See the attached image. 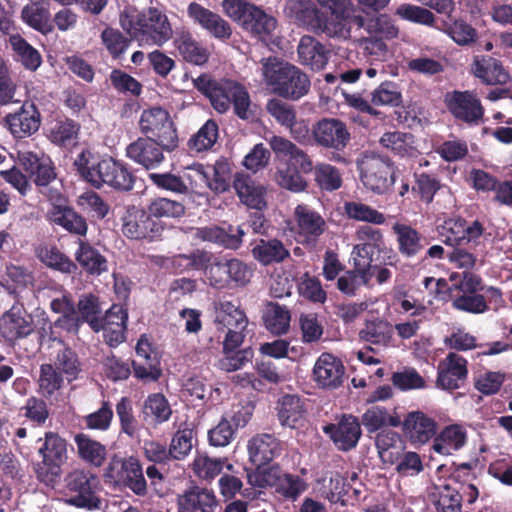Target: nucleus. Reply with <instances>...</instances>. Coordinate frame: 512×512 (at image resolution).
Here are the masks:
<instances>
[{
    "mask_svg": "<svg viewBox=\"0 0 512 512\" xmlns=\"http://www.w3.org/2000/svg\"><path fill=\"white\" fill-rule=\"evenodd\" d=\"M193 82L195 88L209 98L217 112L225 113L233 104L234 112L239 118L244 120L249 118L250 97L240 83L229 79L212 80L205 74L200 75Z\"/></svg>",
    "mask_w": 512,
    "mask_h": 512,
    "instance_id": "obj_1",
    "label": "nucleus"
},
{
    "mask_svg": "<svg viewBox=\"0 0 512 512\" xmlns=\"http://www.w3.org/2000/svg\"><path fill=\"white\" fill-rule=\"evenodd\" d=\"M120 24L140 45L162 46L173 35L168 17L157 8L137 13L124 11L120 15Z\"/></svg>",
    "mask_w": 512,
    "mask_h": 512,
    "instance_id": "obj_2",
    "label": "nucleus"
},
{
    "mask_svg": "<svg viewBox=\"0 0 512 512\" xmlns=\"http://www.w3.org/2000/svg\"><path fill=\"white\" fill-rule=\"evenodd\" d=\"M262 75L279 96L298 100L308 93L310 80L298 67L275 57L262 59Z\"/></svg>",
    "mask_w": 512,
    "mask_h": 512,
    "instance_id": "obj_3",
    "label": "nucleus"
},
{
    "mask_svg": "<svg viewBox=\"0 0 512 512\" xmlns=\"http://www.w3.org/2000/svg\"><path fill=\"white\" fill-rule=\"evenodd\" d=\"M363 185L377 194H384L394 184L391 161L374 152L365 151L356 160Z\"/></svg>",
    "mask_w": 512,
    "mask_h": 512,
    "instance_id": "obj_4",
    "label": "nucleus"
},
{
    "mask_svg": "<svg viewBox=\"0 0 512 512\" xmlns=\"http://www.w3.org/2000/svg\"><path fill=\"white\" fill-rule=\"evenodd\" d=\"M37 442L38 454L42 461L35 467L36 476L41 482L49 485L60 476L61 466L67 460V443L54 432H46Z\"/></svg>",
    "mask_w": 512,
    "mask_h": 512,
    "instance_id": "obj_5",
    "label": "nucleus"
},
{
    "mask_svg": "<svg viewBox=\"0 0 512 512\" xmlns=\"http://www.w3.org/2000/svg\"><path fill=\"white\" fill-rule=\"evenodd\" d=\"M311 134L317 146L337 152L331 158L333 161L346 163V159L339 154L351 140L346 123L338 118L325 117L312 126Z\"/></svg>",
    "mask_w": 512,
    "mask_h": 512,
    "instance_id": "obj_6",
    "label": "nucleus"
},
{
    "mask_svg": "<svg viewBox=\"0 0 512 512\" xmlns=\"http://www.w3.org/2000/svg\"><path fill=\"white\" fill-rule=\"evenodd\" d=\"M66 486L71 493L67 500L69 504L87 510L100 508V480L95 474L84 470L72 471L66 477Z\"/></svg>",
    "mask_w": 512,
    "mask_h": 512,
    "instance_id": "obj_7",
    "label": "nucleus"
},
{
    "mask_svg": "<svg viewBox=\"0 0 512 512\" xmlns=\"http://www.w3.org/2000/svg\"><path fill=\"white\" fill-rule=\"evenodd\" d=\"M139 125L146 138L158 141L166 150H172L177 146L176 129L166 110L160 107L144 110Z\"/></svg>",
    "mask_w": 512,
    "mask_h": 512,
    "instance_id": "obj_8",
    "label": "nucleus"
},
{
    "mask_svg": "<svg viewBox=\"0 0 512 512\" xmlns=\"http://www.w3.org/2000/svg\"><path fill=\"white\" fill-rule=\"evenodd\" d=\"M105 475L121 483L137 496L142 497L147 494V482L137 458L113 459L109 463Z\"/></svg>",
    "mask_w": 512,
    "mask_h": 512,
    "instance_id": "obj_9",
    "label": "nucleus"
},
{
    "mask_svg": "<svg viewBox=\"0 0 512 512\" xmlns=\"http://www.w3.org/2000/svg\"><path fill=\"white\" fill-rule=\"evenodd\" d=\"M122 231L125 236L131 239H155L163 231V225L155 220L150 212L137 208L128 207L122 218Z\"/></svg>",
    "mask_w": 512,
    "mask_h": 512,
    "instance_id": "obj_10",
    "label": "nucleus"
},
{
    "mask_svg": "<svg viewBox=\"0 0 512 512\" xmlns=\"http://www.w3.org/2000/svg\"><path fill=\"white\" fill-rule=\"evenodd\" d=\"M252 269L239 259H229L212 263L207 272L211 286L224 287L229 281L244 286L252 277Z\"/></svg>",
    "mask_w": 512,
    "mask_h": 512,
    "instance_id": "obj_11",
    "label": "nucleus"
},
{
    "mask_svg": "<svg viewBox=\"0 0 512 512\" xmlns=\"http://www.w3.org/2000/svg\"><path fill=\"white\" fill-rule=\"evenodd\" d=\"M450 113L459 121L478 125L484 117L480 99L471 91H453L446 97Z\"/></svg>",
    "mask_w": 512,
    "mask_h": 512,
    "instance_id": "obj_12",
    "label": "nucleus"
},
{
    "mask_svg": "<svg viewBox=\"0 0 512 512\" xmlns=\"http://www.w3.org/2000/svg\"><path fill=\"white\" fill-rule=\"evenodd\" d=\"M344 376L343 362L331 353H322L314 363L312 380L321 389L335 390L339 388L344 382Z\"/></svg>",
    "mask_w": 512,
    "mask_h": 512,
    "instance_id": "obj_13",
    "label": "nucleus"
},
{
    "mask_svg": "<svg viewBox=\"0 0 512 512\" xmlns=\"http://www.w3.org/2000/svg\"><path fill=\"white\" fill-rule=\"evenodd\" d=\"M468 375L467 360L454 352L439 362L436 386L443 390L458 389Z\"/></svg>",
    "mask_w": 512,
    "mask_h": 512,
    "instance_id": "obj_14",
    "label": "nucleus"
},
{
    "mask_svg": "<svg viewBox=\"0 0 512 512\" xmlns=\"http://www.w3.org/2000/svg\"><path fill=\"white\" fill-rule=\"evenodd\" d=\"M296 232L306 244L315 245L325 232L326 222L314 209L306 204H299L294 210Z\"/></svg>",
    "mask_w": 512,
    "mask_h": 512,
    "instance_id": "obj_15",
    "label": "nucleus"
},
{
    "mask_svg": "<svg viewBox=\"0 0 512 512\" xmlns=\"http://www.w3.org/2000/svg\"><path fill=\"white\" fill-rule=\"evenodd\" d=\"M5 123L14 137H28L38 131L40 113L34 103L24 102L19 110L5 116Z\"/></svg>",
    "mask_w": 512,
    "mask_h": 512,
    "instance_id": "obj_16",
    "label": "nucleus"
},
{
    "mask_svg": "<svg viewBox=\"0 0 512 512\" xmlns=\"http://www.w3.org/2000/svg\"><path fill=\"white\" fill-rule=\"evenodd\" d=\"M323 431L342 451L356 447L361 437L360 422L352 415H344L338 423L326 425Z\"/></svg>",
    "mask_w": 512,
    "mask_h": 512,
    "instance_id": "obj_17",
    "label": "nucleus"
},
{
    "mask_svg": "<svg viewBox=\"0 0 512 512\" xmlns=\"http://www.w3.org/2000/svg\"><path fill=\"white\" fill-rule=\"evenodd\" d=\"M34 331V323L24 309L13 306L0 318V334L9 342L28 337Z\"/></svg>",
    "mask_w": 512,
    "mask_h": 512,
    "instance_id": "obj_18",
    "label": "nucleus"
},
{
    "mask_svg": "<svg viewBox=\"0 0 512 512\" xmlns=\"http://www.w3.org/2000/svg\"><path fill=\"white\" fill-rule=\"evenodd\" d=\"M20 165L30 175L37 186H47L56 178V173L50 158L43 153L28 150L19 151Z\"/></svg>",
    "mask_w": 512,
    "mask_h": 512,
    "instance_id": "obj_19",
    "label": "nucleus"
},
{
    "mask_svg": "<svg viewBox=\"0 0 512 512\" xmlns=\"http://www.w3.org/2000/svg\"><path fill=\"white\" fill-rule=\"evenodd\" d=\"M187 13L194 23L217 39L226 40L232 35V28L226 20L196 2L189 4Z\"/></svg>",
    "mask_w": 512,
    "mask_h": 512,
    "instance_id": "obj_20",
    "label": "nucleus"
},
{
    "mask_svg": "<svg viewBox=\"0 0 512 512\" xmlns=\"http://www.w3.org/2000/svg\"><path fill=\"white\" fill-rule=\"evenodd\" d=\"M74 165L81 177L95 188H101L106 184L108 157L100 158L91 151L84 150L78 154Z\"/></svg>",
    "mask_w": 512,
    "mask_h": 512,
    "instance_id": "obj_21",
    "label": "nucleus"
},
{
    "mask_svg": "<svg viewBox=\"0 0 512 512\" xmlns=\"http://www.w3.org/2000/svg\"><path fill=\"white\" fill-rule=\"evenodd\" d=\"M163 147L156 140L138 138L126 148L127 157L146 169L158 167L164 160Z\"/></svg>",
    "mask_w": 512,
    "mask_h": 512,
    "instance_id": "obj_22",
    "label": "nucleus"
},
{
    "mask_svg": "<svg viewBox=\"0 0 512 512\" xmlns=\"http://www.w3.org/2000/svg\"><path fill=\"white\" fill-rule=\"evenodd\" d=\"M179 512H215L219 501L213 490L192 486L178 500Z\"/></svg>",
    "mask_w": 512,
    "mask_h": 512,
    "instance_id": "obj_23",
    "label": "nucleus"
},
{
    "mask_svg": "<svg viewBox=\"0 0 512 512\" xmlns=\"http://www.w3.org/2000/svg\"><path fill=\"white\" fill-rule=\"evenodd\" d=\"M403 428L412 443L424 444L436 435V421L421 411L406 416Z\"/></svg>",
    "mask_w": 512,
    "mask_h": 512,
    "instance_id": "obj_24",
    "label": "nucleus"
},
{
    "mask_svg": "<svg viewBox=\"0 0 512 512\" xmlns=\"http://www.w3.org/2000/svg\"><path fill=\"white\" fill-rule=\"evenodd\" d=\"M269 145L277 157H288L284 164H290L291 167L297 166L304 173L313 170V163L308 154L290 140L281 136H273L269 140Z\"/></svg>",
    "mask_w": 512,
    "mask_h": 512,
    "instance_id": "obj_25",
    "label": "nucleus"
},
{
    "mask_svg": "<svg viewBox=\"0 0 512 512\" xmlns=\"http://www.w3.org/2000/svg\"><path fill=\"white\" fill-rule=\"evenodd\" d=\"M284 12L291 21L299 26L313 31L321 26L320 12L311 0H288Z\"/></svg>",
    "mask_w": 512,
    "mask_h": 512,
    "instance_id": "obj_26",
    "label": "nucleus"
},
{
    "mask_svg": "<svg viewBox=\"0 0 512 512\" xmlns=\"http://www.w3.org/2000/svg\"><path fill=\"white\" fill-rule=\"evenodd\" d=\"M281 443L272 434L263 433L254 436L248 443L249 457L256 466H263L279 456Z\"/></svg>",
    "mask_w": 512,
    "mask_h": 512,
    "instance_id": "obj_27",
    "label": "nucleus"
},
{
    "mask_svg": "<svg viewBox=\"0 0 512 512\" xmlns=\"http://www.w3.org/2000/svg\"><path fill=\"white\" fill-rule=\"evenodd\" d=\"M233 186L240 201L249 208L262 210L266 207L265 188L257 184L250 176L237 173Z\"/></svg>",
    "mask_w": 512,
    "mask_h": 512,
    "instance_id": "obj_28",
    "label": "nucleus"
},
{
    "mask_svg": "<svg viewBox=\"0 0 512 512\" xmlns=\"http://www.w3.org/2000/svg\"><path fill=\"white\" fill-rule=\"evenodd\" d=\"M467 442V431L460 424H451L443 428L433 440L434 452L441 455H452L462 449Z\"/></svg>",
    "mask_w": 512,
    "mask_h": 512,
    "instance_id": "obj_29",
    "label": "nucleus"
},
{
    "mask_svg": "<svg viewBox=\"0 0 512 512\" xmlns=\"http://www.w3.org/2000/svg\"><path fill=\"white\" fill-rule=\"evenodd\" d=\"M47 216L51 223L61 226L70 233L80 236L87 233L86 220L67 205L52 204Z\"/></svg>",
    "mask_w": 512,
    "mask_h": 512,
    "instance_id": "obj_30",
    "label": "nucleus"
},
{
    "mask_svg": "<svg viewBox=\"0 0 512 512\" xmlns=\"http://www.w3.org/2000/svg\"><path fill=\"white\" fill-rule=\"evenodd\" d=\"M174 44L183 59L195 65H203L209 58L208 50L187 30H177Z\"/></svg>",
    "mask_w": 512,
    "mask_h": 512,
    "instance_id": "obj_31",
    "label": "nucleus"
},
{
    "mask_svg": "<svg viewBox=\"0 0 512 512\" xmlns=\"http://www.w3.org/2000/svg\"><path fill=\"white\" fill-rule=\"evenodd\" d=\"M298 56L302 64L321 70L328 62L329 51L315 38L303 36L298 45Z\"/></svg>",
    "mask_w": 512,
    "mask_h": 512,
    "instance_id": "obj_32",
    "label": "nucleus"
},
{
    "mask_svg": "<svg viewBox=\"0 0 512 512\" xmlns=\"http://www.w3.org/2000/svg\"><path fill=\"white\" fill-rule=\"evenodd\" d=\"M472 70L477 78L488 85H504L510 80L501 62L491 57L475 60Z\"/></svg>",
    "mask_w": 512,
    "mask_h": 512,
    "instance_id": "obj_33",
    "label": "nucleus"
},
{
    "mask_svg": "<svg viewBox=\"0 0 512 512\" xmlns=\"http://www.w3.org/2000/svg\"><path fill=\"white\" fill-rule=\"evenodd\" d=\"M361 340L373 344L380 348H387L392 345L394 340V328L386 320L375 319L367 321L364 328L360 330Z\"/></svg>",
    "mask_w": 512,
    "mask_h": 512,
    "instance_id": "obj_34",
    "label": "nucleus"
},
{
    "mask_svg": "<svg viewBox=\"0 0 512 512\" xmlns=\"http://www.w3.org/2000/svg\"><path fill=\"white\" fill-rule=\"evenodd\" d=\"M215 323L219 329H246L248 320L237 305L225 300L215 306Z\"/></svg>",
    "mask_w": 512,
    "mask_h": 512,
    "instance_id": "obj_35",
    "label": "nucleus"
},
{
    "mask_svg": "<svg viewBox=\"0 0 512 512\" xmlns=\"http://www.w3.org/2000/svg\"><path fill=\"white\" fill-rule=\"evenodd\" d=\"M392 230L396 234L399 251L407 257L418 254L428 243L420 233L409 225L395 223Z\"/></svg>",
    "mask_w": 512,
    "mask_h": 512,
    "instance_id": "obj_36",
    "label": "nucleus"
},
{
    "mask_svg": "<svg viewBox=\"0 0 512 512\" xmlns=\"http://www.w3.org/2000/svg\"><path fill=\"white\" fill-rule=\"evenodd\" d=\"M380 143L402 158H414L418 155V150L414 146V137L410 133L387 132L380 138Z\"/></svg>",
    "mask_w": 512,
    "mask_h": 512,
    "instance_id": "obj_37",
    "label": "nucleus"
},
{
    "mask_svg": "<svg viewBox=\"0 0 512 512\" xmlns=\"http://www.w3.org/2000/svg\"><path fill=\"white\" fill-rule=\"evenodd\" d=\"M191 168L203 179L212 191L223 193L229 189L230 171L227 162L217 161L212 168V177L202 164H194Z\"/></svg>",
    "mask_w": 512,
    "mask_h": 512,
    "instance_id": "obj_38",
    "label": "nucleus"
},
{
    "mask_svg": "<svg viewBox=\"0 0 512 512\" xmlns=\"http://www.w3.org/2000/svg\"><path fill=\"white\" fill-rule=\"evenodd\" d=\"M256 260L263 265L279 263L289 257V250L278 239H260L252 249Z\"/></svg>",
    "mask_w": 512,
    "mask_h": 512,
    "instance_id": "obj_39",
    "label": "nucleus"
},
{
    "mask_svg": "<svg viewBox=\"0 0 512 512\" xmlns=\"http://www.w3.org/2000/svg\"><path fill=\"white\" fill-rule=\"evenodd\" d=\"M8 42L14 52V59L20 62L27 70L36 71L40 67L42 57L39 51L19 34L11 35Z\"/></svg>",
    "mask_w": 512,
    "mask_h": 512,
    "instance_id": "obj_40",
    "label": "nucleus"
},
{
    "mask_svg": "<svg viewBox=\"0 0 512 512\" xmlns=\"http://www.w3.org/2000/svg\"><path fill=\"white\" fill-rule=\"evenodd\" d=\"M276 19L267 14L260 7L254 5L248 14L246 20H244L243 29L250 32L254 36L264 39L265 37L272 34L276 28Z\"/></svg>",
    "mask_w": 512,
    "mask_h": 512,
    "instance_id": "obj_41",
    "label": "nucleus"
},
{
    "mask_svg": "<svg viewBox=\"0 0 512 512\" xmlns=\"http://www.w3.org/2000/svg\"><path fill=\"white\" fill-rule=\"evenodd\" d=\"M354 22L369 34L379 35L385 39H394L399 34V28L395 21L387 14H378L368 20H364L361 16H355Z\"/></svg>",
    "mask_w": 512,
    "mask_h": 512,
    "instance_id": "obj_42",
    "label": "nucleus"
},
{
    "mask_svg": "<svg viewBox=\"0 0 512 512\" xmlns=\"http://www.w3.org/2000/svg\"><path fill=\"white\" fill-rule=\"evenodd\" d=\"M304 402L297 395H285L279 402L278 418L283 426L295 428L304 418Z\"/></svg>",
    "mask_w": 512,
    "mask_h": 512,
    "instance_id": "obj_43",
    "label": "nucleus"
},
{
    "mask_svg": "<svg viewBox=\"0 0 512 512\" xmlns=\"http://www.w3.org/2000/svg\"><path fill=\"white\" fill-rule=\"evenodd\" d=\"M373 273H368L367 265L356 263V268L347 271L337 280V288L348 296H354L362 286H368Z\"/></svg>",
    "mask_w": 512,
    "mask_h": 512,
    "instance_id": "obj_44",
    "label": "nucleus"
},
{
    "mask_svg": "<svg viewBox=\"0 0 512 512\" xmlns=\"http://www.w3.org/2000/svg\"><path fill=\"white\" fill-rule=\"evenodd\" d=\"M79 456L86 462L99 467L106 458V448L100 442L93 440L84 433L74 437Z\"/></svg>",
    "mask_w": 512,
    "mask_h": 512,
    "instance_id": "obj_45",
    "label": "nucleus"
},
{
    "mask_svg": "<svg viewBox=\"0 0 512 512\" xmlns=\"http://www.w3.org/2000/svg\"><path fill=\"white\" fill-rule=\"evenodd\" d=\"M78 315L81 322L88 323L92 330L95 332L100 331V322L102 315V308L99 303L98 297L92 294L82 295L78 301Z\"/></svg>",
    "mask_w": 512,
    "mask_h": 512,
    "instance_id": "obj_46",
    "label": "nucleus"
},
{
    "mask_svg": "<svg viewBox=\"0 0 512 512\" xmlns=\"http://www.w3.org/2000/svg\"><path fill=\"white\" fill-rule=\"evenodd\" d=\"M352 10V5L349 10L344 14L331 12V16L325 21L321 20V26L315 30L316 32H323L331 38L348 39L351 33V27L348 22Z\"/></svg>",
    "mask_w": 512,
    "mask_h": 512,
    "instance_id": "obj_47",
    "label": "nucleus"
},
{
    "mask_svg": "<svg viewBox=\"0 0 512 512\" xmlns=\"http://www.w3.org/2000/svg\"><path fill=\"white\" fill-rule=\"evenodd\" d=\"M75 257L78 263L92 274H100L107 269L105 258L95 248L81 240Z\"/></svg>",
    "mask_w": 512,
    "mask_h": 512,
    "instance_id": "obj_48",
    "label": "nucleus"
},
{
    "mask_svg": "<svg viewBox=\"0 0 512 512\" xmlns=\"http://www.w3.org/2000/svg\"><path fill=\"white\" fill-rule=\"evenodd\" d=\"M376 447L380 458L389 464H395L397 454L403 451L400 436L394 431H383L376 437Z\"/></svg>",
    "mask_w": 512,
    "mask_h": 512,
    "instance_id": "obj_49",
    "label": "nucleus"
},
{
    "mask_svg": "<svg viewBox=\"0 0 512 512\" xmlns=\"http://www.w3.org/2000/svg\"><path fill=\"white\" fill-rule=\"evenodd\" d=\"M108 165L106 185L121 191L131 190L134 185V177L127 167L111 157H108Z\"/></svg>",
    "mask_w": 512,
    "mask_h": 512,
    "instance_id": "obj_50",
    "label": "nucleus"
},
{
    "mask_svg": "<svg viewBox=\"0 0 512 512\" xmlns=\"http://www.w3.org/2000/svg\"><path fill=\"white\" fill-rule=\"evenodd\" d=\"M264 322L266 328L273 334L281 335L287 332L290 324V313L286 307L277 303L267 305Z\"/></svg>",
    "mask_w": 512,
    "mask_h": 512,
    "instance_id": "obj_51",
    "label": "nucleus"
},
{
    "mask_svg": "<svg viewBox=\"0 0 512 512\" xmlns=\"http://www.w3.org/2000/svg\"><path fill=\"white\" fill-rule=\"evenodd\" d=\"M171 413L168 401L162 394H152L145 400L143 414L146 420L160 424L166 422L170 418Z\"/></svg>",
    "mask_w": 512,
    "mask_h": 512,
    "instance_id": "obj_52",
    "label": "nucleus"
},
{
    "mask_svg": "<svg viewBox=\"0 0 512 512\" xmlns=\"http://www.w3.org/2000/svg\"><path fill=\"white\" fill-rule=\"evenodd\" d=\"M37 256L46 266L63 273H71L76 269L75 264L53 246H40L37 249Z\"/></svg>",
    "mask_w": 512,
    "mask_h": 512,
    "instance_id": "obj_53",
    "label": "nucleus"
},
{
    "mask_svg": "<svg viewBox=\"0 0 512 512\" xmlns=\"http://www.w3.org/2000/svg\"><path fill=\"white\" fill-rule=\"evenodd\" d=\"M218 139V125L214 120H208L189 140L191 151L204 152L213 147Z\"/></svg>",
    "mask_w": 512,
    "mask_h": 512,
    "instance_id": "obj_54",
    "label": "nucleus"
},
{
    "mask_svg": "<svg viewBox=\"0 0 512 512\" xmlns=\"http://www.w3.org/2000/svg\"><path fill=\"white\" fill-rule=\"evenodd\" d=\"M344 211L348 218L381 225L385 222V216L372 208L371 206L359 201H349L344 203Z\"/></svg>",
    "mask_w": 512,
    "mask_h": 512,
    "instance_id": "obj_55",
    "label": "nucleus"
},
{
    "mask_svg": "<svg viewBox=\"0 0 512 512\" xmlns=\"http://www.w3.org/2000/svg\"><path fill=\"white\" fill-rule=\"evenodd\" d=\"M307 483L297 475L280 472L275 491L283 498L295 501L307 489Z\"/></svg>",
    "mask_w": 512,
    "mask_h": 512,
    "instance_id": "obj_56",
    "label": "nucleus"
},
{
    "mask_svg": "<svg viewBox=\"0 0 512 512\" xmlns=\"http://www.w3.org/2000/svg\"><path fill=\"white\" fill-rule=\"evenodd\" d=\"M437 29L445 32L455 43L461 46L469 45L476 41V30L462 20H455L453 23L443 21L442 27Z\"/></svg>",
    "mask_w": 512,
    "mask_h": 512,
    "instance_id": "obj_57",
    "label": "nucleus"
},
{
    "mask_svg": "<svg viewBox=\"0 0 512 512\" xmlns=\"http://www.w3.org/2000/svg\"><path fill=\"white\" fill-rule=\"evenodd\" d=\"M395 15H397L403 20L415 24L436 27L435 15L430 10L421 6H416L408 3L400 4L395 10Z\"/></svg>",
    "mask_w": 512,
    "mask_h": 512,
    "instance_id": "obj_58",
    "label": "nucleus"
},
{
    "mask_svg": "<svg viewBox=\"0 0 512 512\" xmlns=\"http://www.w3.org/2000/svg\"><path fill=\"white\" fill-rule=\"evenodd\" d=\"M253 356L254 353L251 348L223 350V356L219 359L217 367L225 372H234L251 363Z\"/></svg>",
    "mask_w": 512,
    "mask_h": 512,
    "instance_id": "obj_59",
    "label": "nucleus"
},
{
    "mask_svg": "<svg viewBox=\"0 0 512 512\" xmlns=\"http://www.w3.org/2000/svg\"><path fill=\"white\" fill-rule=\"evenodd\" d=\"M361 423L368 432H375L386 425L396 427L399 421L392 417L384 407L373 406L362 415Z\"/></svg>",
    "mask_w": 512,
    "mask_h": 512,
    "instance_id": "obj_60",
    "label": "nucleus"
},
{
    "mask_svg": "<svg viewBox=\"0 0 512 512\" xmlns=\"http://www.w3.org/2000/svg\"><path fill=\"white\" fill-rule=\"evenodd\" d=\"M275 180L281 188L295 193L302 192L307 187V182L290 164H282L277 168Z\"/></svg>",
    "mask_w": 512,
    "mask_h": 512,
    "instance_id": "obj_61",
    "label": "nucleus"
},
{
    "mask_svg": "<svg viewBox=\"0 0 512 512\" xmlns=\"http://www.w3.org/2000/svg\"><path fill=\"white\" fill-rule=\"evenodd\" d=\"M79 125L71 120L57 121L49 131V139L56 145L65 146L77 139Z\"/></svg>",
    "mask_w": 512,
    "mask_h": 512,
    "instance_id": "obj_62",
    "label": "nucleus"
},
{
    "mask_svg": "<svg viewBox=\"0 0 512 512\" xmlns=\"http://www.w3.org/2000/svg\"><path fill=\"white\" fill-rule=\"evenodd\" d=\"M153 218H180L185 214V206L168 198L154 199L148 206Z\"/></svg>",
    "mask_w": 512,
    "mask_h": 512,
    "instance_id": "obj_63",
    "label": "nucleus"
},
{
    "mask_svg": "<svg viewBox=\"0 0 512 512\" xmlns=\"http://www.w3.org/2000/svg\"><path fill=\"white\" fill-rule=\"evenodd\" d=\"M395 463V470L401 477H414L424 470L421 456L413 451L399 452Z\"/></svg>",
    "mask_w": 512,
    "mask_h": 512,
    "instance_id": "obj_64",
    "label": "nucleus"
}]
</instances>
